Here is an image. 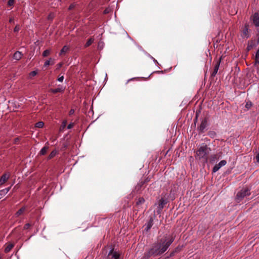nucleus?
<instances>
[{
  "mask_svg": "<svg viewBox=\"0 0 259 259\" xmlns=\"http://www.w3.org/2000/svg\"><path fill=\"white\" fill-rule=\"evenodd\" d=\"M250 189L248 188H243L239 191L236 196V200L237 202L241 201L243 198L250 195Z\"/></svg>",
  "mask_w": 259,
  "mask_h": 259,
  "instance_id": "nucleus-3",
  "label": "nucleus"
},
{
  "mask_svg": "<svg viewBox=\"0 0 259 259\" xmlns=\"http://www.w3.org/2000/svg\"><path fill=\"white\" fill-rule=\"evenodd\" d=\"M9 22L10 23H13L14 22V19L13 18H10V20H9Z\"/></svg>",
  "mask_w": 259,
  "mask_h": 259,
  "instance_id": "nucleus-42",
  "label": "nucleus"
},
{
  "mask_svg": "<svg viewBox=\"0 0 259 259\" xmlns=\"http://www.w3.org/2000/svg\"><path fill=\"white\" fill-rule=\"evenodd\" d=\"M14 4V0H9L8 2V5L9 6H12Z\"/></svg>",
  "mask_w": 259,
  "mask_h": 259,
  "instance_id": "nucleus-31",
  "label": "nucleus"
},
{
  "mask_svg": "<svg viewBox=\"0 0 259 259\" xmlns=\"http://www.w3.org/2000/svg\"><path fill=\"white\" fill-rule=\"evenodd\" d=\"M220 62H221V60L217 61V62L214 65V68H213V71L211 74V76L212 77H214L217 74V73L218 71L219 68Z\"/></svg>",
  "mask_w": 259,
  "mask_h": 259,
  "instance_id": "nucleus-10",
  "label": "nucleus"
},
{
  "mask_svg": "<svg viewBox=\"0 0 259 259\" xmlns=\"http://www.w3.org/2000/svg\"><path fill=\"white\" fill-rule=\"evenodd\" d=\"M59 66H60V67H61L62 66V64H59Z\"/></svg>",
  "mask_w": 259,
  "mask_h": 259,
  "instance_id": "nucleus-49",
  "label": "nucleus"
},
{
  "mask_svg": "<svg viewBox=\"0 0 259 259\" xmlns=\"http://www.w3.org/2000/svg\"><path fill=\"white\" fill-rule=\"evenodd\" d=\"M45 145H46L40 150L39 153L40 155H45L49 149V146H48L49 145V143L47 142Z\"/></svg>",
  "mask_w": 259,
  "mask_h": 259,
  "instance_id": "nucleus-14",
  "label": "nucleus"
},
{
  "mask_svg": "<svg viewBox=\"0 0 259 259\" xmlns=\"http://www.w3.org/2000/svg\"><path fill=\"white\" fill-rule=\"evenodd\" d=\"M145 199L143 197H140L138 198L137 202H136V205H141L142 204H143L144 202H145Z\"/></svg>",
  "mask_w": 259,
  "mask_h": 259,
  "instance_id": "nucleus-21",
  "label": "nucleus"
},
{
  "mask_svg": "<svg viewBox=\"0 0 259 259\" xmlns=\"http://www.w3.org/2000/svg\"><path fill=\"white\" fill-rule=\"evenodd\" d=\"M20 28L19 26L18 25H17L14 29V31L15 32H17L20 30Z\"/></svg>",
  "mask_w": 259,
  "mask_h": 259,
  "instance_id": "nucleus-32",
  "label": "nucleus"
},
{
  "mask_svg": "<svg viewBox=\"0 0 259 259\" xmlns=\"http://www.w3.org/2000/svg\"><path fill=\"white\" fill-rule=\"evenodd\" d=\"M154 62H157V61H156L155 59H154Z\"/></svg>",
  "mask_w": 259,
  "mask_h": 259,
  "instance_id": "nucleus-48",
  "label": "nucleus"
},
{
  "mask_svg": "<svg viewBox=\"0 0 259 259\" xmlns=\"http://www.w3.org/2000/svg\"><path fill=\"white\" fill-rule=\"evenodd\" d=\"M252 48V46L251 45H248L247 47V49L248 51H249L251 48Z\"/></svg>",
  "mask_w": 259,
  "mask_h": 259,
  "instance_id": "nucleus-41",
  "label": "nucleus"
},
{
  "mask_svg": "<svg viewBox=\"0 0 259 259\" xmlns=\"http://www.w3.org/2000/svg\"><path fill=\"white\" fill-rule=\"evenodd\" d=\"M37 72L36 71H33L29 73V76L30 77H33L35 76L37 74Z\"/></svg>",
  "mask_w": 259,
  "mask_h": 259,
  "instance_id": "nucleus-29",
  "label": "nucleus"
},
{
  "mask_svg": "<svg viewBox=\"0 0 259 259\" xmlns=\"http://www.w3.org/2000/svg\"><path fill=\"white\" fill-rule=\"evenodd\" d=\"M197 115L196 116V117H195V120L196 121V120H197Z\"/></svg>",
  "mask_w": 259,
  "mask_h": 259,
  "instance_id": "nucleus-47",
  "label": "nucleus"
},
{
  "mask_svg": "<svg viewBox=\"0 0 259 259\" xmlns=\"http://www.w3.org/2000/svg\"><path fill=\"white\" fill-rule=\"evenodd\" d=\"M66 124H67V120H63L62 123V124H61V126L60 127V131H63L64 128L66 127Z\"/></svg>",
  "mask_w": 259,
  "mask_h": 259,
  "instance_id": "nucleus-23",
  "label": "nucleus"
},
{
  "mask_svg": "<svg viewBox=\"0 0 259 259\" xmlns=\"http://www.w3.org/2000/svg\"><path fill=\"white\" fill-rule=\"evenodd\" d=\"M69 51V48L67 46H64L59 53V56L64 55Z\"/></svg>",
  "mask_w": 259,
  "mask_h": 259,
  "instance_id": "nucleus-16",
  "label": "nucleus"
},
{
  "mask_svg": "<svg viewBox=\"0 0 259 259\" xmlns=\"http://www.w3.org/2000/svg\"><path fill=\"white\" fill-rule=\"evenodd\" d=\"M19 141H20V138L17 137V138H15V139H14V141H13V143H14V144H18V142H19Z\"/></svg>",
  "mask_w": 259,
  "mask_h": 259,
  "instance_id": "nucleus-33",
  "label": "nucleus"
},
{
  "mask_svg": "<svg viewBox=\"0 0 259 259\" xmlns=\"http://www.w3.org/2000/svg\"><path fill=\"white\" fill-rule=\"evenodd\" d=\"M251 106H252V103L251 102H246V105H245V107L247 109H249Z\"/></svg>",
  "mask_w": 259,
  "mask_h": 259,
  "instance_id": "nucleus-30",
  "label": "nucleus"
},
{
  "mask_svg": "<svg viewBox=\"0 0 259 259\" xmlns=\"http://www.w3.org/2000/svg\"><path fill=\"white\" fill-rule=\"evenodd\" d=\"M52 17H51V15H50L49 16H48V19H52Z\"/></svg>",
  "mask_w": 259,
  "mask_h": 259,
  "instance_id": "nucleus-45",
  "label": "nucleus"
},
{
  "mask_svg": "<svg viewBox=\"0 0 259 259\" xmlns=\"http://www.w3.org/2000/svg\"><path fill=\"white\" fill-rule=\"evenodd\" d=\"M153 219L152 217H151L149 221L145 224L146 227L145 230L146 231H148L151 229V228L153 225Z\"/></svg>",
  "mask_w": 259,
  "mask_h": 259,
  "instance_id": "nucleus-12",
  "label": "nucleus"
},
{
  "mask_svg": "<svg viewBox=\"0 0 259 259\" xmlns=\"http://www.w3.org/2000/svg\"><path fill=\"white\" fill-rule=\"evenodd\" d=\"M227 161L226 160H221L218 164H217L214 166L212 169V171L213 172L218 171L221 167L225 165Z\"/></svg>",
  "mask_w": 259,
  "mask_h": 259,
  "instance_id": "nucleus-8",
  "label": "nucleus"
},
{
  "mask_svg": "<svg viewBox=\"0 0 259 259\" xmlns=\"http://www.w3.org/2000/svg\"><path fill=\"white\" fill-rule=\"evenodd\" d=\"M76 3H73L71 4L69 6V8H68V10H72L73 9H74V8L76 7Z\"/></svg>",
  "mask_w": 259,
  "mask_h": 259,
  "instance_id": "nucleus-28",
  "label": "nucleus"
},
{
  "mask_svg": "<svg viewBox=\"0 0 259 259\" xmlns=\"http://www.w3.org/2000/svg\"><path fill=\"white\" fill-rule=\"evenodd\" d=\"M252 20L255 26H259V15L257 13H255L253 15Z\"/></svg>",
  "mask_w": 259,
  "mask_h": 259,
  "instance_id": "nucleus-11",
  "label": "nucleus"
},
{
  "mask_svg": "<svg viewBox=\"0 0 259 259\" xmlns=\"http://www.w3.org/2000/svg\"><path fill=\"white\" fill-rule=\"evenodd\" d=\"M23 56V54L21 52L16 51L13 55V59L17 61L20 60Z\"/></svg>",
  "mask_w": 259,
  "mask_h": 259,
  "instance_id": "nucleus-15",
  "label": "nucleus"
},
{
  "mask_svg": "<svg viewBox=\"0 0 259 259\" xmlns=\"http://www.w3.org/2000/svg\"><path fill=\"white\" fill-rule=\"evenodd\" d=\"M63 79H64V76H59L58 78V80L59 81V82H62L63 81Z\"/></svg>",
  "mask_w": 259,
  "mask_h": 259,
  "instance_id": "nucleus-37",
  "label": "nucleus"
},
{
  "mask_svg": "<svg viewBox=\"0 0 259 259\" xmlns=\"http://www.w3.org/2000/svg\"><path fill=\"white\" fill-rule=\"evenodd\" d=\"M50 53V51L49 50H46L44 51L42 53V56L44 57H47L48 56Z\"/></svg>",
  "mask_w": 259,
  "mask_h": 259,
  "instance_id": "nucleus-26",
  "label": "nucleus"
},
{
  "mask_svg": "<svg viewBox=\"0 0 259 259\" xmlns=\"http://www.w3.org/2000/svg\"><path fill=\"white\" fill-rule=\"evenodd\" d=\"M241 36L242 38H248L249 37V33L248 31V25L247 24H245L244 28H243Z\"/></svg>",
  "mask_w": 259,
  "mask_h": 259,
  "instance_id": "nucleus-7",
  "label": "nucleus"
},
{
  "mask_svg": "<svg viewBox=\"0 0 259 259\" xmlns=\"http://www.w3.org/2000/svg\"><path fill=\"white\" fill-rule=\"evenodd\" d=\"M50 64V60H47L44 64L45 66H47Z\"/></svg>",
  "mask_w": 259,
  "mask_h": 259,
  "instance_id": "nucleus-38",
  "label": "nucleus"
},
{
  "mask_svg": "<svg viewBox=\"0 0 259 259\" xmlns=\"http://www.w3.org/2000/svg\"><path fill=\"white\" fill-rule=\"evenodd\" d=\"M108 13L107 10H105L104 11V13H105V14H106V13Z\"/></svg>",
  "mask_w": 259,
  "mask_h": 259,
  "instance_id": "nucleus-46",
  "label": "nucleus"
},
{
  "mask_svg": "<svg viewBox=\"0 0 259 259\" xmlns=\"http://www.w3.org/2000/svg\"><path fill=\"white\" fill-rule=\"evenodd\" d=\"M259 64V50H258L256 53L255 56V62L254 65H258Z\"/></svg>",
  "mask_w": 259,
  "mask_h": 259,
  "instance_id": "nucleus-20",
  "label": "nucleus"
},
{
  "mask_svg": "<svg viewBox=\"0 0 259 259\" xmlns=\"http://www.w3.org/2000/svg\"><path fill=\"white\" fill-rule=\"evenodd\" d=\"M7 193L3 189L0 190V199H2Z\"/></svg>",
  "mask_w": 259,
  "mask_h": 259,
  "instance_id": "nucleus-27",
  "label": "nucleus"
},
{
  "mask_svg": "<svg viewBox=\"0 0 259 259\" xmlns=\"http://www.w3.org/2000/svg\"><path fill=\"white\" fill-rule=\"evenodd\" d=\"M44 125V123L42 121H39L36 123L35 126L36 127L41 128L43 127Z\"/></svg>",
  "mask_w": 259,
  "mask_h": 259,
  "instance_id": "nucleus-25",
  "label": "nucleus"
},
{
  "mask_svg": "<svg viewBox=\"0 0 259 259\" xmlns=\"http://www.w3.org/2000/svg\"><path fill=\"white\" fill-rule=\"evenodd\" d=\"M119 256L120 255L117 252L112 249L108 254L107 259H119Z\"/></svg>",
  "mask_w": 259,
  "mask_h": 259,
  "instance_id": "nucleus-6",
  "label": "nucleus"
},
{
  "mask_svg": "<svg viewBox=\"0 0 259 259\" xmlns=\"http://www.w3.org/2000/svg\"><path fill=\"white\" fill-rule=\"evenodd\" d=\"M211 149L206 144H203L196 151L195 158L201 160L202 162H207L208 155Z\"/></svg>",
  "mask_w": 259,
  "mask_h": 259,
  "instance_id": "nucleus-2",
  "label": "nucleus"
},
{
  "mask_svg": "<svg viewBox=\"0 0 259 259\" xmlns=\"http://www.w3.org/2000/svg\"><path fill=\"white\" fill-rule=\"evenodd\" d=\"M167 199H164L163 198H161L158 202V209L157 210V212L158 214H160L164 206L167 204Z\"/></svg>",
  "mask_w": 259,
  "mask_h": 259,
  "instance_id": "nucleus-4",
  "label": "nucleus"
},
{
  "mask_svg": "<svg viewBox=\"0 0 259 259\" xmlns=\"http://www.w3.org/2000/svg\"><path fill=\"white\" fill-rule=\"evenodd\" d=\"M93 41H94V39H93L92 38L89 39L88 40L87 42H86V44H85L84 47L86 48L89 47L90 45H91V44L93 42Z\"/></svg>",
  "mask_w": 259,
  "mask_h": 259,
  "instance_id": "nucleus-24",
  "label": "nucleus"
},
{
  "mask_svg": "<svg viewBox=\"0 0 259 259\" xmlns=\"http://www.w3.org/2000/svg\"><path fill=\"white\" fill-rule=\"evenodd\" d=\"M174 253H175V252H172L170 253V256H171L174 255Z\"/></svg>",
  "mask_w": 259,
  "mask_h": 259,
  "instance_id": "nucleus-44",
  "label": "nucleus"
},
{
  "mask_svg": "<svg viewBox=\"0 0 259 259\" xmlns=\"http://www.w3.org/2000/svg\"><path fill=\"white\" fill-rule=\"evenodd\" d=\"M58 153V151L56 150H53L48 157V159L50 160L55 157Z\"/></svg>",
  "mask_w": 259,
  "mask_h": 259,
  "instance_id": "nucleus-19",
  "label": "nucleus"
},
{
  "mask_svg": "<svg viewBox=\"0 0 259 259\" xmlns=\"http://www.w3.org/2000/svg\"><path fill=\"white\" fill-rule=\"evenodd\" d=\"M26 210L25 207H22L19 209L15 213V215L16 217H18L19 215L22 214Z\"/></svg>",
  "mask_w": 259,
  "mask_h": 259,
  "instance_id": "nucleus-17",
  "label": "nucleus"
},
{
  "mask_svg": "<svg viewBox=\"0 0 259 259\" xmlns=\"http://www.w3.org/2000/svg\"><path fill=\"white\" fill-rule=\"evenodd\" d=\"M208 118L207 117L204 118L201 120L200 126L198 127V130L201 133H203L204 130L207 126Z\"/></svg>",
  "mask_w": 259,
  "mask_h": 259,
  "instance_id": "nucleus-5",
  "label": "nucleus"
},
{
  "mask_svg": "<svg viewBox=\"0 0 259 259\" xmlns=\"http://www.w3.org/2000/svg\"><path fill=\"white\" fill-rule=\"evenodd\" d=\"M64 88L62 87L59 85V87L56 89H51L49 91L53 94H56L59 92H63L64 91Z\"/></svg>",
  "mask_w": 259,
  "mask_h": 259,
  "instance_id": "nucleus-13",
  "label": "nucleus"
},
{
  "mask_svg": "<svg viewBox=\"0 0 259 259\" xmlns=\"http://www.w3.org/2000/svg\"><path fill=\"white\" fill-rule=\"evenodd\" d=\"M30 226L31 225L29 223H27L24 225V229H28Z\"/></svg>",
  "mask_w": 259,
  "mask_h": 259,
  "instance_id": "nucleus-35",
  "label": "nucleus"
},
{
  "mask_svg": "<svg viewBox=\"0 0 259 259\" xmlns=\"http://www.w3.org/2000/svg\"><path fill=\"white\" fill-rule=\"evenodd\" d=\"M11 188V186L8 188H6L5 189H4L3 190L5 191V192L7 194V193L10 191V189Z\"/></svg>",
  "mask_w": 259,
  "mask_h": 259,
  "instance_id": "nucleus-39",
  "label": "nucleus"
},
{
  "mask_svg": "<svg viewBox=\"0 0 259 259\" xmlns=\"http://www.w3.org/2000/svg\"><path fill=\"white\" fill-rule=\"evenodd\" d=\"M135 79V78H131V79H128V80L127 81L126 83H127L130 81L132 80H134V79Z\"/></svg>",
  "mask_w": 259,
  "mask_h": 259,
  "instance_id": "nucleus-43",
  "label": "nucleus"
},
{
  "mask_svg": "<svg viewBox=\"0 0 259 259\" xmlns=\"http://www.w3.org/2000/svg\"><path fill=\"white\" fill-rule=\"evenodd\" d=\"M74 123H69L67 126V129H71L74 126Z\"/></svg>",
  "mask_w": 259,
  "mask_h": 259,
  "instance_id": "nucleus-34",
  "label": "nucleus"
},
{
  "mask_svg": "<svg viewBox=\"0 0 259 259\" xmlns=\"http://www.w3.org/2000/svg\"><path fill=\"white\" fill-rule=\"evenodd\" d=\"M146 182H148V181H146V180H144V181H141L136 186V189L137 190V191H139L141 189V188L142 187V186Z\"/></svg>",
  "mask_w": 259,
  "mask_h": 259,
  "instance_id": "nucleus-18",
  "label": "nucleus"
},
{
  "mask_svg": "<svg viewBox=\"0 0 259 259\" xmlns=\"http://www.w3.org/2000/svg\"><path fill=\"white\" fill-rule=\"evenodd\" d=\"M10 177V174L9 173H6L3 175L0 179V185L4 184L5 182H6L9 179Z\"/></svg>",
  "mask_w": 259,
  "mask_h": 259,
  "instance_id": "nucleus-9",
  "label": "nucleus"
},
{
  "mask_svg": "<svg viewBox=\"0 0 259 259\" xmlns=\"http://www.w3.org/2000/svg\"><path fill=\"white\" fill-rule=\"evenodd\" d=\"M75 112V110L73 109H71L69 112V115L71 116Z\"/></svg>",
  "mask_w": 259,
  "mask_h": 259,
  "instance_id": "nucleus-36",
  "label": "nucleus"
},
{
  "mask_svg": "<svg viewBox=\"0 0 259 259\" xmlns=\"http://www.w3.org/2000/svg\"><path fill=\"white\" fill-rule=\"evenodd\" d=\"M14 245L13 244H9L5 249V252L7 253L10 251V250L14 247Z\"/></svg>",
  "mask_w": 259,
  "mask_h": 259,
  "instance_id": "nucleus-22",
  "label": "nucleus"
},
{
  "mask_svg": "<svg viewBox=\"0 0 259 259\" xmlns=\"http://www.w3.org/2000/svg\"><path fill=\"white\" fill-rule=\"evenodd\" d=\"M175 238L171 236L159 240L154 243L149 251L145 253V257L148 258L152 255L157 256L163 254L174 242Z\"/></svg>",
  "mask_w": 259,
  "mask_h": 259,
  "instance_id": "nucleus-1",
  "label": "nucleus"
},
{
  "mask_svg": "<svg viewBox=\"0 0 259 259\" xmlns=\"http://www.w3.org/2000/svg\"><path fill=\"white\" fill-rule=\"evenodd\" d=\"M256 161L259 163V153H257L255 156Z\"/></svg>",
  "mask_w": 259,
  "mask_h": 259,
  "instance_id": "nucleus-40",
  "label": "nucleus"
}]
</instances>
